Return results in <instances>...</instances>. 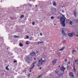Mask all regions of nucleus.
<instances>
[{"instance_id":"nucleus-1","label":"nucleus","mask_w":78,"mask_h":78,"mask_svg":"<svg viewBox=\"0 0 78 78\" xmlns=\"http://www.w3.org/2000/svg\"><path fill=\"white\" fill-rule=\"evenodd\" d=\"M35 55H36V53L34 52H33L31 53L30 54V55L26 56L24 58V59L26 62L28 63V64H29L30 62V61H33V58H32V56H34Z\"/></svg>"},{"instance_id":"nucleus-2","label":"nucleus","mask_w":78,"mask_h":78,"mask_svg":"<svg viewBox=\"0 0 78 78\" xmlns=\"http://www.w3.org/2000/svg\"><path fill=\"white\" fill-rule=\"evenodd\" d=\"M60 14L62 16V17H62L60 18V21L61 22V23H62V25L63 27H64L66 26V24H65V21H66V18L65 17V16L64 15H62V13ZM63 17H64V18Z\"/></svg>"},{"instance_id":"nucleus-3","label":"nucleus","mask_w":78,"mask_h":78,"mask_svg":"<svg viewBox=\"0 0 78 78\" xmlns=\"http://www.w3.org/2000/svg\"><path fill=\"white\" fill-rule=\"evenodd\" d=\"M45 58H44V60H43V58H41L40 60H39L38 62V63L37 66L38 67H40L41 66H42L43 65V62H45Z\"/></svg>"},{"instance_id":"nucleus-4","label":"nucleus","mask_w":78,"mask_h":78,"mask_svg":"<svg viewBox=\"0 0 78 78\" xmlns=\"http://www.w3.org/2000/svg\"><path fill=\"white\" fill-rule=\"evenodd\" d=\"M75 34L74 33H72L69 34L68 36L69 37H73L74 35Z\"/></svg>"},{"instance_id":"nucleus-5","label":"nucleus","mask_w":78,"mask_h":78,"mask_svg":"<svg viewBox=\"0 0 78 78\" xmlns=\"http://www.w3.org/2000/svg\"><path fill=\"white\" fill-rule=\"evenodd\" d=\"M46 73V72H44L42 73V74L41 75L39 76L37 78H41L43 76H44V75H45Z\"/></svg>"},{"instance_id":"nucleus-6","label":"nucleus","mask_w":78,"mask_h":78,"mask_svg":"<svg viewBox=\"0 0 78 78\" xmlns=\"http://www.w3.org/2000/svg\"><path fill=\"white\" fill-rule=\"evenodd\" d=\"M69 76H70V77H73V78L75 77L74 75H73V73H72L71 72H70L69 73Z\"/></svg>"},{"instance_id":"nucleus-7","label":"nucleus","mask_w":78,"mask_h":78,"mask_svg":"<svg viewBox=\"0 0 78 78\" xmlns=\"http://www.w3.org/2000/svg\"><path fill=\"white\" fill-rule=\"evenodd\" d=\"M66 69V68H64V66H62L60 68V70L62 71H63V72H64V70Z\"/></svg>"},{"instance_id":"nucleus-8","label":"nucleus","mask_w":78,"mask_h":78,"mask_svg":"<svg viewBox=\"0 0 78 78\" xmlns=\"http://www.w3.org/2000/svg\"><path fill=\"white\" fill-rule=\"evenodd\" d=\"M73 14L74 16L75 17H76V11H75V10H74Z\"/></svg>"},{"instance_id":"nucleus-9","label":"nucleus","mask_w":78,"mask_h":78,"mask_svg":"<svg viewBox=\"0 0 78 78\" xmlns=\"http://www.w3.org/2000/svg\"><path fill=\"white\" fill-rule=\"evenodd\" d=\"M52 3H53V6H56V2H55L53 1Z\"/></svg>"},{"instance_id":"nucleus-10","label":"nucleus","mask_w":78,"mask_h":78,"mask_svg":"<svg viewBox=\"0 0 78 78\" xmlns=\"http://www.w3.org/2000/svg\"><path fill=\"white\" fill-rule=\"evenodd\" d=\"M56 61H57L56 59H55L52 62V63H53V64H56Z\"/></svg>"},{"instance_id":"nucleus-11","label":"nucleus","mask_w":78,"mask_h":78,"mask_svg":"<svg viewBox=\"0 0 78 78\" xmlns=\"http://www.w3.org/2000/svg\"><path fill=\"white\" fill-rule=\"evenodd\" d=\"M9 65H8L6 67L5 69H6V70H9V68H8V67H9Z\"/></svg>"},{"instance_id":"nucleus-12","label":"nucleus","mask_w":78,"mask_h":78,"mask_svg":"<svg viewBox=\"0 0 78 78\" xmlns=\"http://www.w3.org/2000/svg\"><path fill=\"white\" fill-rule=\"evenodd\" d=\"M62 34H63V35H64V36H65V35H66V33H64V30H62Z\"/></svg>"},{"instance_id":"nucleus-13","label":"nucleus","mask_w":78,"mask_h":78,"mask_svg":"<svg viewBox=\"0 0 78 78\" xmlns=\"http://www.w3.org/2000/svg\"><path fill=\"white\" fill-rule=\"evenodd\" d=\"M65 48V47H63L62 48L60 49L59 51H62V50H64V49Z\"/></svg>"},{"instance_id":"nucleus-14","label":"nucleus","mask_w":78,"mask_h":78,"mask_svg":"<svg viewBox=\"0 0 78 78\" xmlns=\"http://www.w3.org/2000/svg\"><path fill=\"white\" fill-rule=\"evenodd\" d=\"M73 68L74 72H76V69H75V66H74Z\"/></svg>"},{"instance_id":"nucleus-15","label":"nucleus","mask_w":78,"mask_h":78,"mask_svg":"<svg viewBox=\"0 0 78 78\" xmlns=\"http://www.w3.org/2000/svg\"><path fill=\"white\" fill-rule=\"evenodd\" d=\"M29 44H30V42H29V41H27L26 42V45H28Z\"/></svg>"},{"instance_id":"nucleus-16","label":"nucleus","mask_w":78,"mask_h":78,"mask_svg":"<svg viewBox=\"0 0 78 78\" xmlns=\"http://www.w3.org/2000/svg\"><path fill=\"white\" fill-rule=\"evenodd\" d=\"M34 66H35V65H33V66L30 68V70H31L34 67Z\"/></svg>"},{"instance_id":"nucleus-17","label":"nucleus","mask_w":78,"mask_h":78,"mask_svg":"<svg viewBox=\"0 0 78 78\" xmlns=\"http://www.w3.org/2000/svg\"><path fill=\"white\" fill-rule=\"evenodd\" d=\"M63 75V73H62V74H60L59 75H58L59 76H62Z\"/></svg>"},{"instance_id":"nucleus-18","label":"nucleus","mask_w":78,"mask_h":78,"mask_svg":"<svg viewBox=\"0 0 78 78\" xmlns=\"http://www.w3.org/2000/svg\"><path fill=\"white\" fill-rule=\"evenodd\" d=\"M42 43H43V42L42 41L37 42L38 44H42Z\"/></svg>"},{"instance_id":"nucleus-19","label":"nucleus","mask_w":78,"mask_h":78,"mask_svg":"<svg viewBox=\"0 0 78 78\" xmlns=\"http://www.w3.org/2000/svg\"><path fill=\"white\" fill-rule=\"evenodd\" d=\"M20 46V47H23V44L22 43H20L19 44Z\"/></svg>"},{"instance_id":"nucleus-20","label":"nucleus","mask_w":78,"mask_h":78,"mask_svg":"<svg viewBox=\"0 0 78 78\" xmlns=\"http://www.w3.org/2000/svg\"><path fill=\"white\" fill-rule=\"evenodd\" d=\"M66 22L67 23H69V22H70V21H69V20H66Z\"/></svg>"},{"instance_id":"nucleus-21","label":"nucleus","mask_w":78,"mask_h":78,"mask_svg":"<svg viewBox=\"0 0 78 78\" xmlns=\"http://www.w3.org/2000/svg\"><path fill=\"white\" fill-rule=\"evenodd\" d=\"M14 37H15V38H19V37L18 36H17L16 35H15L14 36Z\"/></svg>"},{"instance_id":"nucleus-22","label":"nucleus","mask_w":78,"mask_h":78,"mask_svg":"<svg viewBox=\"0 0 78 78\" xmlns=\"http://www.w3.org/2000/svg\"><path fill=\"white\" fill-rule=\"evenodd\" d=\"M24 17V15H22L21 16H20V18H21V19H22V18H23V17Z\"/></svg>"},{"instance_id":"nucleus-23","label":"nucleus","mask_w":78,"mask_h":78,"mask_svg":"<svg viewBox=\"0 0 78 78\" xmlns=\"http://www.w3.org/2000/svg\"><path fill=\"white\" fill-rule=\"evenodd\" d=\"M27 5L29 6H30V7H31V6H32V5L30 4H27Z\"/></svg>"},{"instance_id":"nucleus-24","label":"nucleus","mask_w":78,"mask_h":78,"mask_svg":"<svg viewBox=\"0 0 78 78\" xmlns=\"http://www.w3.org/2000/svg\"><path fill=\"white\" fill-rule=\"evenodd\" d=\"M61 18V16H59L58 17L57 19H60Z\"/></svg>"},{"instance_id":"nucleus-25","label":"nucleus","mask_w":78,"mask_h":78,"mask_svg":"<svg viewBox=\"0 0 78 78\" xmlns=\"http://www.w3.org/2000/svg\"><path fill=\"white\" fill-rule=\"evenodd\" d=\"M30 41H31L32 40H33V37H30Z\"/></svg>"},{"instance_id":"nucleus-26","label":"nucleus","mask_w":78,"mask_h":78,"mask_svg":"<svg viewBox=\"0 0 78 78\" xmlns=\"http://www.w3.org/2000/svg\"><path fill=\"white\" fill-rule=\"evenodd\" d=\"M25 39H29V37L28 36H27V37H26L25 38Z\"/></svg>"},{"instance_id":"nucleus-27","label":"nucleus","mask_w":78,"mask_h":78,"mask_svg":"<svg viewBox=\"0 0 78 78\" xmlns=\"http://www.w3.org/2000/svg\"><path fill=\"white\" fill-rule=\"evenodd\" d=\"M37 62H34V63H33L32 65H34V64H36Z\"/></svg>"},{"instance_id":"nucleus-28","label":"nucleus","mask_w":78,"mask_h":78,"mask_svg":"<svg viewBox=\"0 0 78 78\" xmlns=\"http://www.w3.org/2000/svg\"><path fill=\"white\" fill-rule=\"evenodd\" d=\"M32 24H33V25H35V23L34 22L32 23Z\"/></svg>"},{"instance_id":"nucleus-29","label":"nucleus","mask_w":78,"mask_h":78,"mask_svg":"<svg viewBox=\"0 0 78 78\" xmlns=\"http://www.w3.org/2000/svg\"><path fill=\"white\" fill-rule=\"evenodd\" d=\"M26 71H27L26 70H24V71L23 72V73H24V72H25V73H26Z\"/></svg>"},{"instance_id":"nucleus-30","label":"nucleus","mask_w":78,"mask_h":78,"mask_svg":"<svg viewBox=\"0 0 78 78\" xmlns=\"http://www.w3.org/2000/svg\"><path fill=\"white\" fill-rule=\"evenodd\" d=\"M75 22L76 23H78V20H76Z\"/></svg>"},{"instance_id":"nucleus-31","label":"nucleus","mask_w":78,"mask_h":78,"mask_svg":"<svg viewBox=\"0 0 78 78\" xmlns=\"http://www.w3.org/2000/svg\"><path fill=\"white\" fill-rule=\"evenodd\" d=\"M51 19H54V17L53 16H51Z\"/></svg>"},{"instance_id":"nucleus-32","label":"nucleus","mask_w":78,"mask_h":78,"mask_svg":"<svg viewBox=\"0 0 78 78\" xmlns=\"http://www.w3.org/2000/svg\"><path fill=\"white\" fill-rule=\"evenodd\" d=\"M72 21H70V25H72Z\"/></svg>"},{"instance_id":"nucleus-33","label":"nucleus","mask_w":78,"mask_h":78,"mask_svg":"<svg viewBox=\"0 0 78 78\" xmlns=\"http://www.w3.org/2000/svg\"><path fill=\"white\" fill-rule=\"evenodd\" d=\"M55 73H57V74L58 75L59 74H58V71H56Z\"/></svg>"},{"instance_id":"nucleus-34","label":"nucleus","mask_w":78,"mask_h":78,"mask_svg":"<svg viewBox=\"0 0 78 78\" xmlns=\"http://www.w3.org/2000/svg\"><path fill=\"white\" fill-rule=\"evenodd\" d=\"M76 51V50H73V52H75Z\"/></svg>"},{"instance_id":"nucleus-35","label":"nucleus","mask_w":78,"mask_h":78,"mask_svg":"<svg viewBox=\"0 0 78 78\" xmlns=\"http://www.w3.org/2000/svg\"><path fill=\"white\" fill-rule=\"evenodd\" d=\"M75 62H78V60H75Z\"/></svg>"},{"instance_id":"nucleus-36","label":"nucleus","mask_w":78,"mask_h":78,"mask_svg":"<svg viewBox=\"0 0 78 78\" xmlns=\"http://www.w3.org/2000/svg\"><path fill=\"white\" fill-rule=\"evenodd\" d=\"M30 74L29 73L28 75H27L29 77H30Z\"/></svg>"},{"instance_id":"nucleus-37","label":"nucleus","mask_w":78,"mask_h":78,"mask_svg":"<svg viewBox=\"0 0 78 78\" xmlns=\"http://www.w3.org/2000/svg\"><path fill=\"white\" fill-rule=\"evenodd\" d=\"M13 62H14V63H15L16 62H17V61H14Z\"/></svg>"},{"instance_id":"nucleus-38","label":"nucleus","mask_w":78,"mask_h":78,"mask_svg":"<svg viewBox=\"0 0 78 78\" xmlns=\"http://www.w3.org/2000/svg\"><path fill=\"white\" fill-rule=\"evenodd\" d=\"M40 36H42V33H41L40 34Z\"/></svg>"},{"instance_id":"nucleus-39","label":"nucleus","mask_w":78,"mask_h":78,"mask_svg":"<svg viewBox=\"0 0 78 78\" xmlns=\"http://www.w3.org/2000/svg\"><path fill=\"white\" fill-rule=\"evenodd\" d=\"M10 18L11 19H12V20H13V18H12V17H10Z\"/></svg>"},{"instance_id":"nucleus-40","label":"nucleus","mask_w":78,"mask_h":78,"mask_svg":"<svg viewBox=\"0 0 78 78\" xmlns=\"http://www.w3.org/2000/svg\"><path fill=\"white\" fill-rule=\"evenodd\" d=\"M39 69H40V70H41V69H42V67L39 68Z\"/></svg>"},{"instance_id":"nucleus-41","label":"nucleus","mask_w":78,"mask_h":78,"mask_svg":"<svg viewBox=\"0 0 78 78\" xmlns=\"http://www.w3.org/2000/svg\"><path fill=\"white\" fill-rule=\"evenodd\" d=\"M67 58H66V59H65V62H67Z\"/></svg>"},{"instance_id":"nucleus-42","label":"nucleus","mask_w":78,"mask_h":78,"mask_svg":"<svg viewBox=\"0 0 78 78\" xmlns=\"http://www.w3.org/2000/svg\"><path fill=\"white\" fill-rule=\"evenodd\" d=\"M32 72V71L31 70H30L29 71V72Z\"/></svg>"},{"instance_id":"nucleus-43","label":"nucleus","mask_w":78,"mask_h":78,"mask_svg":"<svg viewBox=\"0 0 78 78\" xmlns=\"http://www.w3.org/2000/svg\"><path fill=\"white\" fill-rule=\"evenodd\" d=\"M39 53V52L37 51V52L36 53Z\"/></svg>"},{"instance_id":"nucleus-44","label":"nucleus","mask_w":78,"mask_h":78,"mask_svg":"<svg viewBox=\"0 0 78 78\" xmlns=\"http://www.w3.org/2000/svg\"><path fill=\"white\" fill-rule=\"evenodd\" d=\"M36 58H34V60H36Z\"/></svg>"},{"instance_id":"nucleus-45","label":"nucleus","mask_w":78,"mask_h":78,"mask_svg":"<svg viewBox=\"0 0 78 78\" xmlns=\"http://www.w3.org/2000/svg\"><path fill=\"white\" fill-rule=\"evenodd\" d=\"M76 36H77V37H78V35H76Z\"/></svg>"},{"instance_id":"nucleus-46","label":"nucleus","mask_w":78,"mask_h":78,"mask_svg":"<svg viewBox=\"0 0 78 78\" xmlns=\"http://www.w3.org/2000/svg\"><path fill=\"white\" fill-rule=\"evenodd\" d=\"M70 63L69 62L68 63V64H70Z\"/></svg>"},{"instance_id":"nucleus-47","label":"nucleus","mask_w":78,"mask_h":78,"mask_svg":"<svg viewBox=\"0 0 78 78\" xmlns=\"http://www.w3.org/2000/svg\"><path fill=\"white\" fill-rule=\"evenodd\" d=\"M37 5H36V7H37Z\"/></svg>"},{"instance_id":"nucleus-48","label":"nucleus","mask_w":78,"mask_h":78,"mask_svg":"<svg viewBox=\"0 0 78 78\" xmlns=\"http://www.w3.org/2000/svg\"><path fill=\"white\" fill-rule=\"evenodd\" d=\"M69 68V66H67V68Z\"/></svg>"},{"instance_id":"nucleus-49","label":"nucleus","mask_w":78,"mask_h":78,"mask_svg":"<svg viewBox=\"0 0 78 78\" xmlns=\"http://www.w3.org/2000/svg\"><path fill=\"white\" fill-rule=\"evenodd\" d=\"M58 67H60V66H58Z\"/></svg>"},{"instance_id":"nucleus-50","label":"nucleus","mask_w":78,"mask_h":78,"mask_svg":"<svg viewBox=\"0 0 78 78\" xmlns=\"http://www.w3.org/2000/svg\"><path fill=\"white\" fill-rule=\"evenodd\" d=\"M64 7L63 6H62V8H63Z\"/></svg>"},{"instance_id":"nucleus-51","label":"nucleus","mask_w":78,"mask_h":78,"mask_svg":"<svg viewBox=\"0 0 78 78\" xmlns=\"http://www.w3.org/2000/svg\"><path fill=\"white\" fill-rule=\"evenodd\" d=\"M50 4V5H51V3Z\"/></svg>"},{"instance_id":"nucleus-52","label":"nucleus","mask_w":78,"mask_h":78,"mask_svg":"<svg viewBox=\"0 0 78 78\" xmlns=\"http://www.w3.org/2000/svg\"><path fill=\"white\" fill-rule=\"evenodd\" d=\"M7 50H8V49H9V48H7Z\"/></svg>"},{"instance_id":"nucleus-53","label":"nucleus","mask_w":78,"mask_h":78,"mask_svg":"<svg viewBox=\"0 0 78 78\" xmlns=\"http://www.w3.org/2000/svg\"><path fill=\"white\" fill-rule=\"evenodd\" d=\"M77 64H78V62L77 63Z\"/></svg>"},{"instance_id":"nucleus-54","label":"nucleus","mask_w":78,"mask_h":78,"mask_svg":"<svg viewBox=\"0 0 78 78\" xmlns=\"http://www.w3.org/2000/svg\"><path fill=\"white\" fill-rule=\"evenodd\" d=\"M54 25H56L55 24H54Z\"/></svg>"},{"instance_id":"nucleus-55","label":"nucleus","mask_w":78,"mask_h":78,"mask_svg":"<svg viewBox=\"0 0 78 78\" xmlns=\"http://www.w3.org/2000/svg\"><path fill=\"white\" fill-rule=\"evenodd\" d=\"M21 75H22V73H21Z\"/></svg>"},{"instance_id":"nucleus-56","label":"nucleus","mask_w":78,"mask_h":78,"mask_svg":"<svg viewBox=\"0 0 78 78\" xmlns=\"http://www.w3.org/2000/svg\"><path fill=\"white\" fill-rule=\"evenodd\" d=\"M38 36H39V35H38Z\"/></svg>"},{"instance_id":"nucleus-57","label":"nucleus","mask_w":78,"mask_h":78,"mask_svg":"<svg viewBox=\"0 0 78 78\" xmlns=\"http://www.w3.org/2000/svg\"><path fill=\"white\" fill-rule=\"evenodd\" d=\"M67 70H68V68L67 69Z\"/></svg>"},{"instance_id":"nucleus-58","label":"nucleus","mask_w":78,"mask_h":78,"mask_svg":"<svg viewBox=\"0 0 78 78\" xmlns=\"http://www.w3.org/2000/svg\"><path fill=\"white\" fill-rule=\"evenodd\" d=\"M2 44H3V43H2Z\"/></svg>"},{"instance_id":"nucleus-59","label":"nucleus","mask_w":78,"mask_h":78,"mask_svg":"<svg viewBox=\"0 0 78 78\" xmlns=\"http://www.w3.org/2000/svg\"><path fill=\"white\" fill-rule=\"evenodd\" d=\"M3 74H4V73H3Z\"/></svg>"}]
</instances>
